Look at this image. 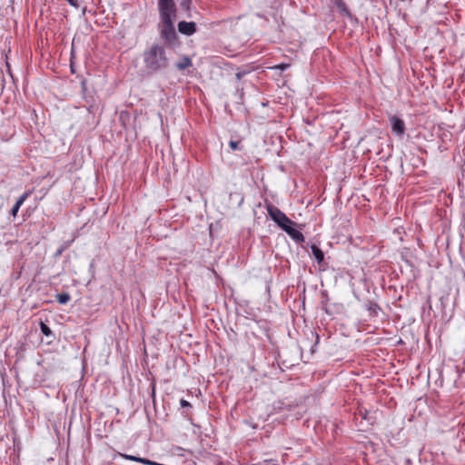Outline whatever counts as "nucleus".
Instances as JSON below:
<instances>
[{
	"instance_id": "1",
	"label": "nucleus",
	"mask_w": 465,
	"mask_h": 465,
	"mask_svg": "<svg viewBox=\"0 0 465 465\" xmlns=\"http://www.w3.org/2000/svg\"><path fill=\"white\" fill-rule=\"evenodd\" d=\"M145 68L152 73L165 69L169 64V58L164 47L154 44L143 54Z\"/></svg>"
},
{
	"instance_id": "2",
	"label": "nucleus",
	"mask_w": 465,
	"mask_h": 465,
	"mask_svg": "<svg viewBox=\"0 0 465 465\" xmlns=\"http://www.w3.org/2000/svg\"><path fill=\"white\" fill-rule=\"evenodd\" d=\"M161 22L158 25L161 37L172 45L176 39V32L173 25V15H160Z\"/></svg>"
},
{
	"instance_id": "3",
	"label": "nucleus",
	"mask_w": 465,
	"mask_h": 465,
	"mask_svg": "<svg viewBox=\"0 0 465 465\" xmlns=\"http://www.w3.org/2000/svg\"><path fill=\"white\" fill-rule=\"evenodd\" d=\"M267 211L273 222H275L281 228L287 225V223H292V220H290L286 214L277 207L273 205H268Z\"/></svg>"
},
{
	"instance_id": "4",
	"label": "nucleus",
	"mask_w": 465,
	"mask_h": 465,
	"mask_svg": "<svg viewBox=\"0 0 465 465\" xmlns=\"http://www.w3.org/2000/svg\"><path fill=\"white\" fill-rule=\"evenodd\" d=\"M160 15L175 16L173 0H158Z\"/></svg>"
},
{
	"instance_id": "5",
	"label": "nucleus",
	"mask_w": 465,
	"mask_h": 465,
	"mask_svg": "<svg viewBox=\"0 0 465 465\" xmlns=\"http://www.w3.org/2000/svg\"><path fill=\"white\" fill-rule=\"evenodd\" d=\"M390 122L391 124L392 132L398 136H402L405 133L404 122L401 118H399L398 116H395V115L391 116L390 118Z\"/></svg>"
},
{
	"instance_id": "6",
	"label": "nucleus",
	"mask_w": 465,
	"mask_h": 465,
	"mask_svg": "<svg viewBox=\"0 0 465 465\" xmlns=\"http://www.w3.org/2000/svg\"><path fill=\"white\" fill-rule=\"evenodd\" d=\"M196 25L194 22L182 21L178 24V30L185 35H192L195 32Z\"/></svg>"
},
{
	"instance_id": "7",
	"label": "nucleus",
	"mask_w": 465,
	"mask_h": 465,
	"mask_svg": "<svg viewBox=\"0 0 465 465\" xmlns=\"http://www.w3.org/2000/svg\"><path fill=\"white\" fill-rule=\"evenodd\" d=\"M30 195V192H25L20 197L19 199L16 201V203H15V205L13 206L12 210H11V213L14 217L16 216L20 207L23 205V203H25V201L28 198V196Z\"/></svg>"
},
{
	"instance_id": "8",
	"label": "nucleus",
	"mask_w": 465,
	"mask_h": 465,
	"mask_svg": "<svg viewBox=\"0 0 465 465\" xmlns=\"http://www.w3.org/2000/svg\"><path fill=\"white\" fill-rule=\"evenodd\" d=\"M287 233L297 242H303L304 240L302 233L295 228L290 230V232L287 230Z\"/></svg>"
},
{
	"instance_id": "9",
	"label": "nucleus",
	"mask_w": 465,
	"mask_h": 465,
	"mask_svg": "<svg viewBox=\"0 0 465 465\" xmlns=\"http://www.w3.org/2000/svg\"><path fill=\"white\" fill-rule=\"evenodd\" d=\"M312 254H313L315 260L317 261V262L321 263L324 258L323 252L317 246H312Z\"/></svg>"
},
{
	"instance_id": "10",
	"label": "nucleus",
	"mask_w": 465,
	"mask_h": 465,
	"mask_svg": "<svg viewBox=\"0 0 465 465\" xmlns=\"http://www.w3.org/2000/svg\"><path fill=\"white\" fill-rule=\"evenodd\" d=\"M192 65V62L188 57H183L179 63L176 64V67L179 70H183Z\"/></svg>"
},
{
	"instance_id": "11",
	"label": "nucleus",
	"mask_w": 465,
	"mask_h": 465,
	"mask_svg": "<svg viewBox=\"0 0 465 465\" xmlns=\"http://www.w3.org/2000/svg\"><path fill=\"white\" fill-rule=\"evenodd\" d=\"M334 4L339 8V11L341 15H349V11L345 5V4L342 2V0H334Z\"/></svg>"
},
{
	"instance_id": "12",
	"label": "nucleus",
	"mask_w": 465,
	"mask_h": 465,
	"mask_svg": "<svg viewBox=\"0 0 465 465\" xmlns=\"http://www.w3.org/2000/svg\"><path fill=\"white\" fill-rule=\"evenodd\" d=\"M57 302L61 304H65L70 300V295L68 293H59L56 296Z\"/></svg>"
},
{
	"instance_id": "13",
	"label": "nucleus",
	"mask_w": 465,
	"mask_h": 465,
	"mask_svg": "<svg viewBox=\"0 0 465 465\" xmlns=\"http://www.w3.org/2000/svg\"><path fill=\"white\" fill-rule=\"evenodd\" d=\"M40 330L42 333L45 336H51L53 334L51 329L44 322L40 323Z\"/></svg>"
},
{
	"instance_id": "14",
	"label": "nucleus",
	"mask_w": 465,
	"mask_h": 465,
	"mask_svg": "<svg viewBox=\"0 0 465 465\" xmlns=\"http://www.w3.org/2000/svg\"><path fill=\"white\" fill-rule=\"evenodd\" d=\"M240 143L238 141H230L229 146L232 150H238L240 149Z\"/></svg>"
},
{
	"instance_id": "15",
	"label": "nucleus",
	"mask_w": 465,
	"mask_h": 465,
	"mask_svg": "<svg viewBox=\"0 0 465 465\" xmlns=\"http://www.w3.org/2000/svg\"><path fill=\"white\" fill-rule=\"evenodd\" d=\"M121 456H122L124 459H125V460H133V461H136V462H138V458H139V457L133 456V455H128V454H121Z\"/></svg>"
},
{
	"instance_id": "16",
	"label": "nucleus",
	"mask_w": 465,
	"mask_h": 465,
	"mask_svg": "<svg viewBox=\"0 0 465 465\" xmlns=\"http://www.w3.org/2000/svg\"><path fill=\"white\" fill-rule=\"evenodd\" d=\"M294 225H295V223L292 221V223H287V225L282 226V229L284 232H287V230L290 232V230H292V229L294 228V227H293Z\"/></svg>"
},
{
	"instance_id": "17",
	"label": "nucleus",
	"mask_w": 465,
	"mask_h": 465,
	"mask_svg": "<svg viewBox=\"0 0 465 465\" xmlns=\"http://www.w3.org/2000/svg\"><path fill=\"white\" fill-rule=\"evenodd\" d=\"M180 404H181V406L183 408L190 407L191 406V404L187 401H185L183 399L181 400Z\"/></svg>"
},
{
	"instance_id": "18",
	"label": "nucleus",
	"mask_w": 465,
	"mask_h": 465,
	"mask_svg": "<svg viewBox=\"0 0 465 465\" xmlns=\"http://www.w3.org/2000/svg\"><path fill=\"white\" fill-rule=\"evenodd\" d=\"M288 67H289V64H281L276 66V68H279L282 71L287 69Z\"/></svg>"
},
{
	"instance_id": "19",
	"label": "nucleus",
	"mask_w": 465,
	"mask_h": 465,
	"mask_svg": "<svg viewBox=\"0 0 465 465\" xmlns=\"http://www.w3.org/2000/svg\"><path fill=\"white\" fill-rule=\"evenodd\" d=\"M71 5L77 6L78 3L77 0H66Z\"/></svg>"
}]
</instances>
